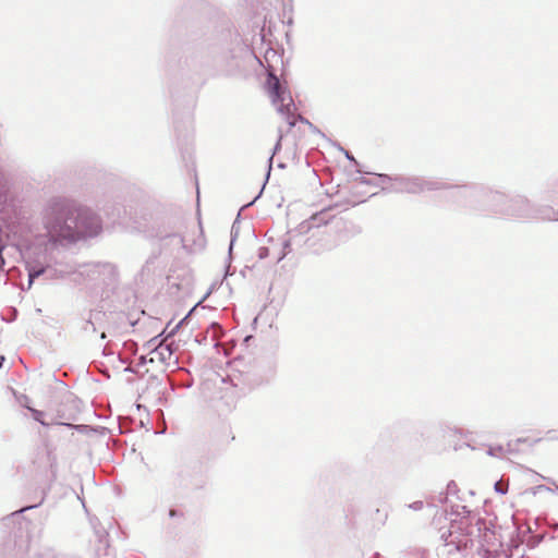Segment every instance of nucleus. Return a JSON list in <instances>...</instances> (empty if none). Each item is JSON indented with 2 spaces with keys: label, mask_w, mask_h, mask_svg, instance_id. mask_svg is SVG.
<instances>
[{
  "label": "nucleus",
  "mask_w": 558,
  "mask_h": 558,
  "mask_svg": "<svg viewBox=\"0 0 558 558\" xmlns=\"http://www.w3.org/2000/svg\"><path fill=\"white\" fill-rule=\"evenodd\" d=\"M43 223L53 242L73 243L97 236L102 230L99 216L65 197H53L47 203Z\"/></svg>",
  "instance_id": "f257e3e1"
},
{
  "label": "nucleus",
  "mask_w": 558,
  "mask_h": 558,
  "mask_svg": "<svg viewBox=\"0 0 558 558\" xmlns=\"http://www.w3.org/2000/svg\"><path fill=\"white\" fill-rule=\"evenodd\" d=\"M453 196L464 205L474 206L478 203L483 207L506 217L507 206L511 199L501 192L471 185L457 186Z\"/></svg>",
  "instance_id": "f03ea898"
},
{
  "label": "nucleus",
  "mask_w": 558,
  "mask_h": 558,
  "mask_svg": "<svg viewBox=\"0 0 558 558\" xmlns=\"http://www.w3.org/2000/svg\"><path fill=\"white\" fill-rule=\"evenodd\" d=\"M383 182L390 181L391 184L385 190L393 193H421L424 191H433L448 187L445 183L428 180L421 177H402L391 178L387 174H379Z\"/></svg>",
  "instance_id": "7ed1b4c3"
},
{
  "label": "nucleus",
  "mask_w": 558,
  "mask_h": 558,
  "mask_svg": "<svg viewBox=\"0 0 558 558\" xmlns=\"http://www.w3.org/2000/svg\"><path fill=\"white\" fill-rule=\"evenodd\" d=\"M507 217L512 219H541L554 221L558 220V211L553 208L535 209L530 201L523 196H515L509 201L507 206Z\"/></svg>",
  "instance_id": "20e7f679"
},
{
  "label": "nucleus",
  "mask_w": 558,
  "mask_h": 558,
  "mask_svg": "<svg viewBox=\"0 0 558 558\" xmlns=\"http://www.w3.org/2000/svg\"><path fill=\"white\" fill-rule=\"evenodd\" d=\"M267 87L277 111L287 120L290 126H294L296 123L294 116L295 106L291 94L281 85L279 78L274 74H269Z\"/></svg>",
  "instance_id": "39448f33"
},
{
  "label": "nucleus",
  "mask_w": 558,
  "mask_h": 558,
  "mask_svg": "<svg viewBox=\"0 0 558 558\" xmlns=\"http://www.w3.org/2000/svg\"><path fill=\"white\" fill-rule=\"evenodd\" d=\"M48 265V255L46 248L29 247L26 253V269L28 271V287L32 286L35 278L45 274Z\"/></svg>",
  "instance_id": "423d86ee"
},
{
  "label": "nucleus",
  "mask_w": 558,
  "mask_h": 558,
  "mask_svg": "<svg viewBox=\"0 0 558 558\" xmlns=\"http://www.w3.org/2000/svg\"><path fill=\"white\" fill-rule=\"evenodd\" d=\"M441 538L445 541L444 551L448 554H451L453 550L460 553L473 546V539L469 534H461L456 530H449L448 535L442 533Z\"/></svg>",
  "instance_id": "0eeeda50"
},
{
  "label": "nucleus",
  "mask_w": 558,
  "mask_h": 558,
  "mask_svg": "<svg viewBox=\"0 0 558 558\" xmlns=\"http://www.w3.org/2000/svg\"><path fill=\"white\" fill-rule=\"evenodd\" d=\"M82 274H87L94 279L105 280L116 275L114 266L110 263H90L83 266Z\"/></svg>",
  "instance_id": "6e6552de"
},
{
  "label": "nucleus",
  "mask_w": 558,
  "mask_h": 558,
  "mask_svg": "<svg viewBox=\"0 0 558 558\" xmlns=\"http://www.w3.org/2000/svg\"><path fill=\"white\" fill-rule=\"evenodd\" d=\"M155 360H158L159 362L168 366L171 364H177V360L173 359L172 344L160 343L158 347H156L155 350L151 352L150 357L151 362H154Z\"/></svg>",
  "instance_id": "1a4fd4ad"
},
{
  "label": "nucleus",
  "mask_w": 558,
  "mask_h": 558,
  "mask_svg": "<svg viewBox=\"0 0 558 558\" xmlns=\"http://www.w3.org/2000/svg\"><path fill=\"white\" fill-rule=\"evenodd\" d=\"M27 409L31 411L32 413V416L35 421L39 422L41 425L44 426H48V423H46L44 421V412L43 411H39V410H36V409H33V408H29L27 407Z\"/></svg>",
  "instance_id": "9d476101"
},
{
  "label": "nucleus",
  "mask_w": 558,
  "mask_h": 558,
  "mask_svg": "<svg viewBox=\"0 0 558 558\" xmlns=\"http://www.w3.org/2000/svg\"><path fill=\"white\" fill-rule=\"evenodd\" d=\"M290 246H291V242H290V240H289V239H284V240L282 241V252H281V254H280V255L278 256V258H277V262H278V263H279L280 260H282V259L287 256V254H288V253H289V251H290Z\"/></svg>",
  "instance_id": "9b49d317"
},
{
  "label": "nucleus",
  "mask_w": 558,
  "mask_h": 558,
  "mask_svg": "<svg viewBox=\"0 0 558 558\" xmlns=\"http://www.w3.org/2000/svg\"><path fill=\"white\" fill-rule=\"evenodd\" d=\"M504 452V448L501 446L492 447L487 450V454L492 457H499Z\"/></svg>",
  "instance_id": "f8f14e48"
},
{
  "label": "nucleus",
  "mask_w": 558,
  "mask_h": 558,
  "mask_svg": "<svg viewBox=\"0 0 558 558\" xmlns=\"http://www.w3.org/2000/svg\"><path fill=\"white\" fill-rule=\"evenodd\" d=\"M173 238L178 239L179 243L182 245L183 248H190L191 245L189 244V241L186 240L185 236L174 235Z\"/></svg>",
  "instance_id": "ddd939ff"
},
{
  "label": "nucleus",
  "mask_w": 558,
  "mask_h": 558,
  "mask_svg": "<svg viewBox=\"0 0 558 558\" xmlns=\"http://www.w3.org/2000/svg\"><path fill=\"white\" fill-rule=\"evenodd\" d=\"M268 255H269V248L268 247H265V246L259 247V250H258V257L260 259L266 258Z\"/></svg>",
  "instance_id": "4468645a"
},
{
  "label": "nucleus",
  "mask_w": 558,
  "mask_h": 558,
  "mask_svg": "<svg viewBox=\"0 0 558 558\" xmlns=\"http://www.w3.org/2000/svg\"><path fill=\"white\" fill-rule=\"evenodd\" d=\"M409 508L412 510H415V511L421 510L423 508V501H421V500L414 501L409 505Z\"/></svg>",
  "instance_id": "2eb2a0df"
},
{
  "label": "nucleus",
  "mask_w": 558,
  "mask_h": 558,
  "mask_svg": "<svg viewBox=\"0 0 558 558\" xmlns=\"http://www.w3.org/2000/svg\"><path fill=\"white\" fill-rule=\"evenodd\" d=\"M236 233H238V231H236L235 223H234V225L232 226V229H231V243H230V247H229V250H230V251H231V250H232V247H233V243H234V241H235Z\"/></svg>",
  "instance_id": "dca6fc26"
},
{
  "label": "nucleus",
  "mask_w": 558,
  "mask_h": 558,
  "mask_svg": "<svg viewBox=\"0 0 558 558\" xmlns=\"http://www.w3.org/2000/svg\"><path fill=\"white\" fill-rule=\"evenodd\" d=\"M32 508H34V506L24 507V508H22V509H20L17 511L13 512L12 515L17 514V513H22V512H24V511H26L28 509H32Z\"/></svg>",
  "instance_id": "f3484780"
},
{
  "label": "nucleus",
  "mask_w": 558,
  "mask_h": 558,
  "mask_svg": "<svg viewBox=\"0 0 558 558\" xmlns=\"http://www.w3.org/2000/svg\"><path fill=\"white\" fill-rule=\"evenodd\" d=\"M495 489H496V492H498V493H500V494H506V489L501 488V486H500V484H499V483H497V484L495 485Z\"/></svg>",
  "instance_id": "a211bd4d"
},
{
  "label": "nucleus",
  "mask_w": 558,
  "mask_h": 558,
  "mask_svg": "<svg viewBox=\"0 0 558 558\" xmlns=\"http://www.w3.org/2000/svg\"><path fill=\"white\" fill-rule=\"evenodd\" d=\"M345 157H347L349 160H351V161H353V162H356V161H355V159L353 158V156H352L349 151H345Z\"/></svg>",
  "instance_id": "6ab92c4d"
},
{
  "label": "nucleus",
  "mask_w": 558,
  "mask_h": 558,
  "mask_svg": "<svg viewBox=\"0 0 558 558\" xmlns=\"http://www.w3.org/2000/svg\"><path fill=\"white\" fill-rule=\"evenodd\" d=\"M446 498H447L446 494H442V493H441V494H440V496H439V501H441V502H442V501H445V500H446Z\"/></svg>",
  "instance_id": "aec40b11"
},
{
  "label": "nucleus",
  "mask_w": 558,
  "mask_h": 558,
  "mask_svg": "<svg viewBox=\"0 0 558 558\" xmlns=\"http://www.w3.org/2000/svg\"><path fill=\"white\" fill-rule=\"evenodd\" d=\"M60 425H65L68 427H73V428H78V426H74V425H71V424H65V423H59Z\"/></svg>",
  "instance_id": "412c9836"
},
{
  "label": "nucleus",
  "mask_w": 558,
  "mask_h": 558,
  "mask_svg": "<svg viewBox=\"0 0 558 558\" xmlns=\"http://www.w3.org/2000/svg\"><path fill=\"white\" fill-rule=\"evenodd\" d=\"M280 147V141H278V143L276 144L275 146V151Z\"/></svg>",
  "instance_id": "4be33fe9"
},
{
  "label": "nucleus",
  "mask_w": 558,
  "mask_h": 558,
  "mask_svg": "<svg viewBox=\"0 0 558 558\" xmlns=\"http://www.w3.org/2000/svg\"><path fill=\"white\" fill-rule=\"evenodd\" d=\"M105 338H106V333H105V332H102V333H101V339H105Z\"/></svg>",
  "instance_id": "5701e85b"
},
{
  "label": "nucleus",
  "mask_w": 558,
  "mask_h": 558,
  "mask_svg": "<svg viewBox=\"0 0 558 558\" xmlns=\"http://www.w3.org/2000/svg\"><path fill=\"white\" fill-rule=\"evenodd\" d=\"M557 489H558V487H557Z\"/></svg>",
  "instance_id": "b1692460"
}]
</instances>
